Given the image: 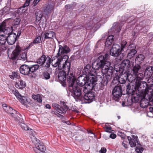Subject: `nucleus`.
Wrapping results in <instances>:
<instances>
[{
  "label": "nucleus",
  "mask_w": 153,
  "mask_h": 153,
  "mask_svg": "<svg viewBox=\"0 0 153 153\" xmlns=\"http://www.w3.org/2000/svg\"><path fill=\"white\" fill-rule=\"evenodd\" d=\"M76 79L71 78V79L68 80V90L71 93V96L77 101L82 100L83 94L82 92V87H80L77 85H74Z\"/></svg>",
  "instance_id": "obj_1"
},
{
  "label": "nucleus",
  "mask_w": 153,
  "mask_h": 153,
  "mask_svg": "<svg viewBox=\"0 0 153 153\" xmlns=\"http://www.w3.org/2000/svg\"><path fill=\"white\" fill-rule=\"evenodd\" d=\"M131 64L130 61L128 59H125L122 62L119 67V70H116L117 72L119 71L122 75V76L126 77L129 82H132L133 79H131L132 77L131 74Z\"/></svg>",
  "instance_id": "obj_2"
},
{
  "label": "nucleus",
  "mask_w": 153,
  "mask_h": 153,
  "mask_svg": "<svg viewBox=\"0 0 153 153\" xmlns=\"http://www.w3.org/2000/svg\"><path fill=\"white\" fill-rule=\"evenodd\" d=\"M109 56L107 53L105 54L104 56H100L92 63V68L94 70L100 69L102 72L103 68H106L107 66L108 67L110 66L111 64L109 61H107Z\"/></svg>",
  "instance_id": "obj_3"
},
{
  "label": "nucleus",
  "mask_w": 153,
  "mask_h": 153,
  "mask_svg": "<svg viewBox=\"0 0 153 153\" xmlns=\"http://www.w3.org/2000/svg\"><path fill=\"white\" fill-rule=\"evenodd\" d=\"M55 63L52 65L54 67H56L58 66L59 70H62L67 74V81L71 79V78L74 79L75 77L74 76L73 72L70 71V67L71 65V62L69 61H65V62L62 64L61 63Z\"/></svg>",
  "instance_id": "obj_4"
},
{
  "label": "nucleus",
  "mask_w": 153,
  "mask_h": 153,
  "mask_svg": "<svg viewBox=\"0 0 153 153\" xmlns=\"http://www.w3.org/2000/svg\"><path fill=\"white\" fill-rule=\"evenodd\" d=\"M39 66L38 64H35L30 65H22L20 67L19 70L20 73L24 75H28L33 76V74L37 71Z\"/></svg>",
  "instance_id": "obj_5"
},
{
  "label": "nucleus",
  "mask_w": 153,
  "mask_h": 153,
  "mask_svg": "<svg viewBox=\"0 0 153 153\" xmlns=\"http://www.w3.org/2000/svg\"><path fill=\"white\" fill-rule=\"evenodd\" d=\"M114 64H111L110 66L108 67L107 66L106 68H103V72L102 73L103 75L105 74V76L103 77V80H102L101 84L103 86L106 85L108 82L111 80L113 72L114 70H115L114 68Z\"/></svg>",
  "instance_id": "obj_6"
},
{
  "label": "nucleus",
  "mask_w": 153,
  "mask_h": 153,
  "mask_svg": "<svg viewBox=\"0 0 153 153\" xmlns=\"http://www.w3.org/2000/svg\"><path fill=\"white\" fill-rule=\"evenodd\" d=\"M97 80V76L94 74L88 76L87 84L83 87V91L86 93L88 92V90H92L96 86Z\"/></svg>",
  "instance_id": "obj_7"
},
{
  "label": "nucleus",
  "mask_w": 153,
  "mask_h": 153,
  "mask_svg": "<svg viewBox=\"0 0 153 153\" xmlns=\"http://www.w3.org/2000/svg\"><path fill=\"white\" fill-rule=\"evenodd\" d=\"M123 90L120 85L116 86L112 91V98L115 101L118 102L123 94Z\"/></svg>",
  "instance_id": "obj_8"
},
{
  "label": "nucleus",
  "mask_w": 153,
  "mask_h": 153,
  "mask_svg": "<svg viewBox=\"0 0 153 153\" xmlns=\"http://www.w3.org/2000/svg\"><path fill=\"white\" fill-rule=\"evenodd\" d=\"M120 47L118 44H113L112 48L110 50V55L113 56L117 57L123 53H121L122 52L120 49Z\"/></svg>",
  "instance_id": "obj_9"
},
{
  "label": "nucleus",
  "mask_w": 153,
  "mask_h": 153,
  "mask_svg": "<svg viewBox=\"0 0 153 153\" xmlns=\"http://www.w3.org/2000/svg\"><path fill=\"white\" fill-rule=\"evenodd\" d=\"M91 90H88V92H85L83 91L84 94L82 98V100H86V103H89L93 101L94 99V93Z\"/></svg>",
  "instance_id": "obj_10"
},
{
  "label": "nucleus",
  "mask_w": 153,
  "mask_h": 153,
  "mask_svg": "<svg viewBox=\"0 0 153 153\" xmlns=\"http://www.w3.org/2000/svg\"><path fill=\"white\" fill-rule=\"evenodd\" d=\"M136 48V45L134 44L131 43L128 46V51L127 56L128 59H131L137 53V51Z\"/></svg>",
  "instance_id": "obj_11"
},
{
  "label": "nucleus",
  "mask_w": 153,
  "mask_h": 153,
  "mask_svg": "<svg viewBox=\"0 0 153 153\" xmlns=\"http://www.w3.org/2000/svg\"><path fill=\"white\" fill-rule=\"evenodd\" d=\"M151 98L149 94H148L143 96L140 100V106L143 108H147L149 105V102H150Z\"/></svg>",
  "instance_id": "obj_12"
},
{
  "label": "nucleus",
  "mask_w": 153,
  "mask_h": 153,
  "mask_svg": "<svg viewBox=\"0 0 153 153\" xmlns=\"http://www.w3.org/2000/svg\"><path fill=\"white\" fill-rule=\"evenodd\" d=\"M127 137L131 147H135L136 146L137 143V145H140L139 143V141L138 140V137L137 136L132 135L131 137L128 136Z\"/></svg>",
  "instance_id": "obj_13"
},
{
  "label": "nucleus",
  "mask_w": 153,
  "mask_h": 153,
  "mask_svg": "<svg viewBox=\"0 0 153 153\" xmlns=\"http://www.w3.org/2000/svg\"><path fill=\"white\" fill-rule=\"evenodd\" d=\"M70 51L71 49L67 45H65L62 46L61 45H59L58 52L56 57L59 56L60 54H67Z\"/></svg>",
  "instance_id": "obj_14"
},
{
  "label": "nucleus",
  "mask_w": 153,
  "mask_h": 153,
  "mask_svg": "<svg viewBox=\"0 0 153 153\" xmlns=\"http://www.w3.org/2000/svg\"><path fill=\"white\" fill-rule=\"evenodd\" d=\"M52 107L56 108V109L57 111L62 114H65L67 111L69 109V107L66 104H64L63 106L61 107L59 104L57 103H53Z\"/></svg>",
  "instance_id": "obj_15"
},
{
  "label": "nucleus",
  "mask_w": 153,
  "mask_h": 153,
  "mask_svg": "<svg viewBox=\"0 0 153 153\" xmlns=\"http://www.w3.org/2000/svg\"><path fill=\"white\" fill-rule=\"evenodd\" d=\"M126 93L131 95L135 94L137 91L136 85H132L131 84L128 83L126 84Z\"/></svg>",
  "instance_id": "obj_16"
},
{
  "label": "nucleus",
  "mask_w": 153,
  "mask_h": 153,
  "mask_svg": "<svg viewBox=\"0 0 153 153\" xmlns=\"http://www.w3.org/2000/svg\"><path fill=\"white\" fill-rule=\"evenodd\" d=\"M17 39L16 34L11 32L8 34V36L7 38V42L9 45H11L15 43Z\"/></svg>",
  "instance_id": "obj_17"
},
{
  "label": "nucleus",
  "mask_w": 153,
  "mask_h": 153,
  "mask_svg": "<svg viewBox=\"0 0 153 153\" xmlns=\"http://www.w3.org/2000/svg\"><path fill=\"white\" fill-rule=\"evenodd\" d=\"M88 76H79L77 80V83L81 87L85 86L87 84Z\"/></svg>",
  "instance_id": "obj_18"
},
{
  "label": "nucleus",
  "mask_w": 153,
  "mask_h": 153,
  "mask_svg": "<svg viewBox=\"0 0 153 153\" xmlns=\"http://www.w3.org/2000/svg\"><path fill=\"white\" fill-rule=\"evenodd\" d=\"M136 85L137 91H145L147 88V84L145 82H140L138 81L135 83Z\"/></svg>",
  "instance_id": "obj_19"
},
{
  "label": "nucleus",
  "mask_w": 153,
  "mask_h": 153,
  "mask_svg": "<svg viewBox=\"0 0 153 153\" xmlns=\"http://www.w3.org/2000/svg\"><path fill=\"white\" fill-rule=\"evenodd\" d=\"M57 77L59 80L64 83L65 82L66 78L67 79V73L62 71H60L58 73Z\"/></svg>",
  "instance_id": "obj_20"
},
{
  "label": "nucleus",
  "mask_w": 153,
  "mask_h": 153,
  "mask_svg": "<svg viewBox=\"0 0 153 153\" xmlns=\"http://www.w3.org/2000/svg\"><path fill=\"white\" fill-rule=\"evenodd\" d=\"M153 74V66H147L144 71V76H146V78H149Z\"/></svg>",
  "instance_id": "obj_21"
},
{
  "label": "nucleus",
  "mask_w": 153,
  "mask_h": 153,
  "mask_svg": "<svg viewBox=\"0 0 153 153\" xmlns=\"http://www.w3.org/2000/svg\"><path fill=\"white\" fill-rule=\"evenodd\" d=\"M3 109L7 113L11 114H17V111L9 106H7L6 104L2 105Z\"/></svg>",
  "instance_id": "obj_22"
},
{
  "label": "nucleus",
  "mask_w": 153,
  "mask_h": 153,
  "mask_svg": "<svg viewBox=\"0 0 153 153\" xmlns=\"http://www.w3.org/2000/svg\"><path fill=\"white\" fill-rule=\"evenodd\" d=\"M55 34L54 32L53 31H48L47 32L45 33L44 34H42V37H44V39H52L54 37V36Z\"/></svg>",
  "instance_id": "obj_23"
},
{
  "label": "nucleus",
  "mask_w": 153,
  "mask_h": 153,
  "mask_svg": "<svg viewBox=\"0 0 153 153\" xmlns=\"http://www.w3.org/2000/svg\"><path fill=\"white\" fill-rule=\"evenodd\" d=\"M91 66L90 65L88 64L85 66L82 70V72L85 76H91L93 74L91 73Z\"/></svg>",
  "instance_id": "obj_24"
},
{
  "label": "nucleus",
  "mask_w": 153,
  "mask_h": 153,
  "mask_svg": "<svg viewBox=\"0 0 153 153\" xmlns=\"http://www.w3.org/2000/svg\"><path fill=\"white\" fill-rule=\"evenodd\" d=\"M55 57L57 58V61L55 63H61L63 60L64 59V61H68L69 56L67 54H60L59 56Z\"/></svg>",
  "instance_id": "obj_25"
},
{
  "label": "nucleus",
  "mask_w": 153,
  "mask_h": 153,
  "mask_svg": "<svg viewBox=\"0 0 153 153\" xmlns=\"http://www.w3.org/2000/svg\"><path fill=\"white\" fill-rule=\"evenodd\" d=\"M21 50V48L19 45H17L15 49L13 51L12 58L13 59H16L17 56L19 55Z\"/></svg>",
  "instance_id": "obj_26"
},
{
  "label": "nucleus",
  "mask_w": 153,
  "mask_h": 153,
  "mask_svg": "<svg viewBox=\"0 0 153 153\" xmlns=\"http://www.w3.org/2000/svg\"><path fill=\"white\" fill-rule=\"evenodd\" d=\"M26 85L25 82L20 79L18 82H16L15 86L17 88L22 89L25 88L26 87Z\"/></svg>",
  "instance_id": "obj_27"
},
{
  "label": "nucleus",
  "mask_w": 153,
  "mask_h": 153,
  "mask_svg": "<svg viewBox=\"0 0 153 153\" xmlns=\"http://www.w3.org/2000/svg\"><path fill=\"white\" fill-rule=\"evenodd\" d=\"M54 8V5L49 4L46 6V8L44 10V12L46 15L51 13L53 11Z\"/></svg>",
  "instance_id": "obj_28"
},
{
  "label": "nucleus",
  "mask_w": 153,
  "mask_h": 153,
  "mask_svg": "<svg viewBox=\"0 0 153 153\" xmlns=\"http://www.w3.org/2000/svg\"><path fill=\"white\" fill-rule=\"evenodd\" d=\"M141 69V67L140 64H135L131 69V71H132L133 74L134 75H136L138 73L140 70Z\"/></svg>",
  "instance_id": "obj_29"
},
{
  "label": "nucleus",
  "mask_w": 153,
  "mask_h": 153,
  "mask_svg": "<svg viewBox=\"0 0 153 153\" xmlns=\"http://www.w3.org/2000/svg\"><path fill=\"white\" fill-rule=\"evenodd\" d=\"M46 60V56L45 55L43 54L37 60L36 63L40 65V66H42L45 64Z\"/></svg>",
  "instance_id": "obj_30"
},
{
  "label": "nucleus",
  "mask_w": 153,
  "mask_h": 153,
  "mask_svg": "<svg viewBox=\"0 0 153 153\" xmlns=\"http://www.w3.org/2000/svg\"><path fill=\"white\" fill-rule=\"evenodd\" d=\"M46 148L45 146L39 145L35 148V150L37 153H45Z\"/></svg>",
  "instance_id": "obj_31"
},
{
  "label": "nucleus",
  "mask_w": 153,
  "mask_h": 153,
  "mask_svg": "<svg viewBox=\"0 0 153 153\" xmlns=\"http://www.w3.org/2000/svg\"><path fill=\"white\" fill-rule=\"evenodd\" d=\"M114 39V37L113 35H112L108 36L105 42V46L106 47H108L109 46L111 45Z\"/></svg>",
  "instance_id": "obj_32"
},
{
  "label": "nucleus",
  "mask_w": 153,
  "mask_h": 153,
  "mask_svg": "<svg viewBox=\"0 0 153 153\" xmlns=\"http://www.w3.org/2000/svg\"><path fill=\"white\" fill-rule=\"evenodd\" d=\"M135 93L136 95H135V94H134L132 95L131 96L134 103L138 102L139 101L140 102V100L143 97V96H140L138 94H137V92Z\"/></svg>",
  "instance_id": "obj_33"
},
{
  "label": "nucleus",
  "mask_w": 153,
  "mask_h": 153,
  "mask_svg": "<svg viewBox=\"0 0 153 153\" xmlns=\"http://www.w3.org/2000/svg\"><path fill=\"white\" fill-rule=\"evenodd\" d=\"M145 59V56L142 54H139L136 57L135 59V61L137 62V64H141Z\"/></svg>",
  "instance_id": "obj_34"
},
{
  "label": "nucleus",
  "mask_w": 153,
  "mask_h": 153,
  "mask_svg": "<svg viewBox=\"0 0 153 153\" xmlns=\"http://www.w3.org/2000/svg\"><path fill=\"white\" fill-rule=\"evenodd\" d=\"M121 28V27L118 23L115 22L113 24V26L111 28V29L112 30H113V31H115L117 32H120Z\"/></svg>",
  "instance_id": "obj_35"
},
{
  "label": "nucleus",
  "mask_w": 153,
  "mask_h": 153,
  "mask_svg": "<svg viewBox=\"0 0 153 153\" xmlns=\"http://www.w3.org/2000/svg\"><path fill=\"white\" fill-rule=\"evenodd\" d=\"M101 20V19L100 18L96 17L93 19L92 21H91L89 22V24H88L87 26H88V29H91L93 28L92 27L94 26L93 25H91L92 22H94V25L97 24Z\"/></svg>",
  "instance_id": "obj_36"
},
{
  "label": "nucleus",
  "mask_w": 153,
  "mask_h": 153,
  "mask_svg": "<svg viewBox=\"0 0 153 153\" xmlns=\"http://www.w3.org/2000/svg\"><path fill=\"white\" fill-rule=\"evenodd\" d=\"M135 75L136 76L135 83L137 82L138 81L141 82L142 80L143 79L144 76V74L143 75L141 73H138L137 74Z\"/></svg>",
  "instance_id": "obj_37"
},
{
  "label": "nucleus",
  "mask_w": 153,
  "mask_h": 153,
  "mask_svg": "<svg viewBox=\"0 0 153 153\" xmlns=\"http://www.w3.org/2000/svg\"><path fill=\"white\" fill-rule=\"evenodd\" d=\"M120 48V49L121 51H123L124 49L128 47L127 42L124 40H123L121 42Z\"/></svg>",
  "instance_id": "obj_38"
},
{
  "label": "nucleus",
  "mask_w": 153,
  "mask_h": 153,
  "mask_svg": "<svg viewBox=\"0 0 153 153\" xmlns=\"http://www.w3.org/2000/svg\"><path fill=\"white\" fill-rule=\"evenodd\" d=\"M41 41V37L39 36L36 37V38L33 40V41L31 42L29 45V47L33 46L35 44H37L39 43Z\"/></svg>",
  "instance_id": "obj_39"
},
{
  "label": "nucleus",
  "mask_w": 153,
  "mask_h": 153,
  "mask_svg": "<svg viewBox=\"0 0 153 153\" xmlns=\"http://www.w3.org/2000/svg\"><path fill=\"white\" fill-rule=\"evenodd\" d=\"M36 20L39 21L43 16V14L41 11L39 10L36 11L35 13Z\"/></svg>",
  "instance_id": "obj_40"
},
{
  "label": "nucleus",
  "mask_w": 153,
  "mask_h": 153,
  "mask_svg": "<svg viewBox=\"0 0 153 153\" xmlns=\"http://www.w3.org/2000/svg\"><path fill=\"white\" fill-rule=\"evenodd\" d=\"M41 76L42 79L46 80L49 79L50 78V74L47 71L43 72Z\"/></svg>",
  "instance_id": "obj_41"
},
{
  "label": "nucleus",
  "mask_w": 153,
  "mask_h": 153,
  "mask_svg": "<svg viewBox=\"0 0 153 153\" xmlns=\"http://www.w3.org/2000/svg\"><path fill=\"white\" fill-rule=\"evenodd\" d=\"M40 142V140L37 139L36 138H35L33 140V142L35 144V147H33V150L36 153H37L36 152L35 150V148L37 147V146H39V145H41L43 146H44L43 145L40 144L39 143V142Z\"/></svg>",
  "instance_id": "obj_42"
},
{
  "label": "nucleus",
  "mask_w": 153,
  "mask_h": 153,
  "mask_svg": "<svg viewBox=\"0 0 153 153\" xmlns=\"http://www.w3.org/2000/svg\"><path fill=\"white\" fill-rule=\"evenodd\" d=\"M27 53L24 52L20 55L19 56V59L24 61L26 60L27 59Z\"/></svg>",
  "instance_id": "obj_43"
},
{
  "label": "nucleus",
  "mask_w": 153,
  "mask_h": 153,
  "mask_svg": "<svg viewBox=\"0 0 153 153\" xmlns=\"http://www.w3.org/2000/svg\"><path fill=\"white\" fill-rule=\"evenodd\" d=\"M12 117H14L15 119L16 120L19 121L20 122V121H22V119L20 118V117H19L21 116V115L17 111V114H11Z\"/></svg>",
  "instance_id": "obj_44"
},
{
  "label": "nucleus",
  "mask_w": 153,
  "mask_h": 153,
  "mask_svg": "<svg viewBox=\"0 0 153 153\" xmlns=\"http://www.w3.org/2000/svg\"><path fill=\"white\" fill-rule=\"evenodd\" d=\"M7 41V38L3 35H0V44L4 45Z\"/></svg>",
  "instance_id": "obj_45"
},
{
  "label": "nucleus",
  "mask_w": 153,
  "mask_h": 153,
  "mask_svg": "<svg viewBox=\"0 0 153 153\" xmlns=\"http://www.w3.org/2000/svg\"><path fill=\"white\" fill-rule=\"evenodd\" d=\"M116 79H117L118 81L120 84H123L125 83L126 82V80H128V79H123L122 78H121L119 77V76H116Z\"/></svg>",
  "instance_id": "obj_46"
},
{
  "label": "nucleus",
  "mask_w": 153,
  "mask_h": 153,
  "mask_svg": "<svg viewBox=\"0 0 153 153\" xmlns=\"http://www.w3.org/2000/svg\"><path fill=\"white\" fill-rule=\"evenodd\" d=\"M6 25L5 22H3L0 25V33L1 32H4L5 30H6Z\"/></svg>",
  "instance_id": "obj_47"
},
{
  "label": "nucleus",
  "mask_w": 153,
  "mask_h": 153,
  "mask_svg": "<svg viewBox=\"0 0 153 153\" xmlns=\"http://www.w3.org/2000/svg\"><path fill=\"white\" fill-rule=\"evenodd\" d=\"M127 102H126V103L127 105L130 106L133 103H134L131 97H129L127 100Z\"/></svg>",
  "instance_id": "obj_48"
},
{
  "label": "nucleus",
  "mask_w": 153,
  "mask_h": 153,
  "mask_svg": "<svg viewBox=\"0 0 153 153\" xmlns=\"http://www.w3.org/2000/svg\"><path fill=\"white\" fill-rule=\"evenodd\" d=\"M10 78L12 79H14V77L18 79L20 77L19 75L16 72L12 73V75H10Z\"/></svg>",
  "instance_id": "obj_49"
},
{
  "label": "nucleus",
  "mask_w": 153,
  "mask_h": 153,
  "mask_svg": "<svg viewBox=\"0 0 153 153\" xmlns=\"http://www.w3.org/2000/svg\"><path fill=\"white\" fill-rule=\"evenodd\" d=\"M76 5V4L74 2L73 4H68L65 6V8L66 9L70 10L71 8H74Z\"/></svg>",
  "instance_id": "obj_50"
},
{
  "label": "nucleus",
  "mask_w": 153,
  "mask_h": 153,
  "mask_svg": "<svg viewBox=\"0 0 153 153\" xmlns=\"http://www.w3.org/2000/svg\"><path fill=\"white\" fill-rule=\"evenodd\" d=\"M13 93L17 98V99L19 98V97H21V94L19 93L18 90H13Z\"/></svg>",
  "instance_id": "obj_51"
},
{
  "label": "nucleus",
  "mask_w": 153,
  "mask_h": 153,
  "mask_svg": "<svg viewBox=\"0 0 153 153\" xmlns=\"http://www.w3.org/2000/svg\"><path fill=\"white\" fill-rule=\"evenodd\" d=\"M20 126L22 128L25 130L27 131L29 130L28 126L25 123H22L20 124Z\"/></svg>",
  "instance_id": "obj_52"
},
{
  "label": "nucleus",
  "mask_w": 153,
  "mask_h": 153,
  "mask_svg": "<svg viewBox=\"0 0 153 153\" xmlns=\"http://www.w3.org/2000/svg\"><path fill=\"white\" fill-rule=\"evenodd\" d=\"M26 98L24 96H21L18 99L19 100L22 104H24L25 102V101H26Z\"/></svg>",
  "instance_id": "obj_53"
},
{
  "label": "nucleus",
  "mask_w": 153,
  "mask_h": 153,
  "mask_svg": "<svg viewBox=\"0 0 153 153\" xmlns=\"http://www.w3.org/2000/svg\"><path fill=\"white\" fill-rule=\"evenodd\" d=\"M143 150V148L140 146H137L136 148V151L138 153H142Z\"/></svg>",
  "instance_id": "obj_54"
},
{
  "label": "nucleus",
  "mask_w": 153,
  "mask_h": 153,
  "mask_svg": "<svg viewBox=\"0 0 153 153\" xmlns=\"http://www.w3.org/2000/svg\"><path fill=\"white\" fill-rule=\"evenodd\" d=\"M30 0H26V1L25 3L23 5L22 7L20 8V10H21L23 8H24L25 7L28 6L30 4Z\"/></svg>",
  "instance_id": "obj_55"
},
{
  "label": "nucleus",
  "mask_w": 153,
  "mask_h": 153,
  "mask_svg": "<svg viewBox=\"0 0 153 153\" xmlns=\"http://www.w3.org/2000/svg\"><path fill=\"white\" fill-rule=\"evenodd\" d=\"M149 29V28L148 26H146L141 28V26H140V29L139 30V31L140 32H144V31H143V30H145L144 32H147L148 30Z\"/></svg>",
  "instance_id": "obj_56"
},
{
  "label": "nucleus",
  "mask_w": 153,
  "mask_h": 153,
  "mask_svg": "<svg viewBox=\"0 0 153 153\" xmlns=\"http://www.w3.org/2000/svg\"><path fill=\"white\" fill-rule=\"evenodd\" d=\"M10 9L9 8L7 7H4L3 9L1 10V13L2 14L4 15L5 14H7L9 13L8 12V10H9Z\"/></svg>",
  "instance_id": "obj_57"
},
{
  "label": "nucleus",
  "mask_w": 153,
  "mask_h": 153,
  "mask_svg": "<svg viewBox=\"0 0 153 153\" xmlns=\"http://www.w3.org/2000/svg\"><path fill=\"white\" fill-rule=\"evenodd\" d=\"M20 19L19 18H17L14 20V25H18L20 22Z\"/></svg>",
  "instance_id": "obj_58"
},
{
  "label": "nucleus",
  "mask_w": 153,
  "mask_h": 153,
  "mask_svg": "<svg viewBox=\"0 0 153 153\" xmlns=\"http://www.w3.org/2000/svg\"><path fill=\"white\" fill-rule=\"evenodd\" d=\"M140 25H137L136 27V29H138V32L140 33H146V32H140V31H139V30L140 29ZM143 31H145V30H142Z\"/></svg>",
  "instance_id": "obj_59"
},
{
  "label": "nucleus",
  "mask_w": 153,
  "mask_h": 153,
  "mask_svg": "<svg viewBox=\"0 0 153 153\" xmlns=\"http://www.w3.org/2000/svg\"><path fill=\"white\" fill-rule=\"evenodd\" d=\"M38 102H42V97L39 94L38 95V98L36 100Z\"/></svg>",
  "instance_id": "obj_60"
},
{
  "label": "nucleus",
  "mask_w": 153,
  "mask_h": 153,
  "mask_svg": "<svg viewBox=\"0 0 153 153\" xmlns=\"http://www.w3.org/2000/svg\"><path fill=\"white\" fill-rule=\"evenodd\" d=\"M40 0H34L33 2V7H35Z\"/></svg>",
  "instance_id": "obj_61"
},
{
  "label": "nucleus",
  "mask_w": 153,
  "mask_h": 153,
  "mask_svg": "<svg viewBox=\"0 0 153 153\" xmlns=\"http://www.w3.org/2000/svg\"><path fill=\"white\" fill-rule=\"evenodd\" d=\"M106 149L105 148H102L99 151V152L101 153H105L106 152Z\"/></svg>",
  "instance_id": "obj_62"
},
{
  "label": "nucleus",
  "mask_w": 153,
  "mask_h": 153,
  "mask_svg": "<svg viewBox=\"0 0 153 153\" xmlns=\"http://www.w3.org/2000/svg\"><path fill=\"white\" fill-rule=\"evenodd\" d=\"M116 135L113 133L111 134L110 135L109 137L110 138L112 139H114L116 137Z\"/></svg>",
  "instance_id": "obj_63"
},
{
  "label": "nucleus",
  "mask_w": 153,
  "mask_h": 153,
  "mask_svg": "<svg viewBox=\"0 0 153 153\" xmlns=\"http://www.w3.org/2000/svg\"><path fill=\"white\" fill-rule=\"evenodd\" d=\"M49 61L48 62H48H47L46 63V65H45V66L47 67H50L51 64L50 63V60L51 58L50 57H49Z\"/></svg>",
  "instance_id": "obj_64"
}]
</instances>
